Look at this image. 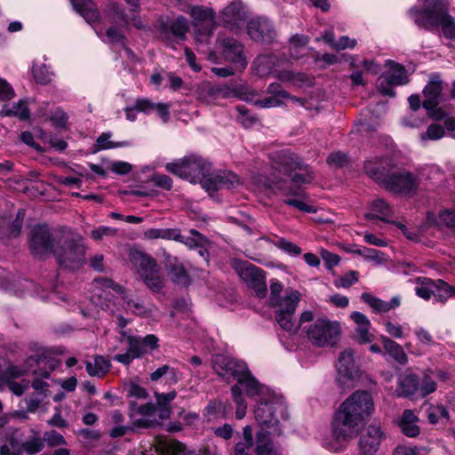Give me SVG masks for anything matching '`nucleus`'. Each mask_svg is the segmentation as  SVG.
Wrapping results in <instances>:
<instances>
[{"label":"nucleus","mask_w":455,"mask_h":455,"mask_svg":"<svg viewBox=\"0 0 455 455\" xmlns=\"http://www.w3.org/2000/svg\"><path fill=\"white\" fill-rule=\"evenodd\" d=\"M43 440L51 447L66 444L63 435L54 430L45 432Z\"/></svg>","instance_id":"338daca9"},{"label":"nucleus","mask_w":455,"mask_h":455,"mask_svg":"<svg viewBox=\"0 0 455 455\" xmlns=\"http://www.w3.org/2000/svg\"><path fill=\"white\" fill-rule=\"evenodd\" d=\"M110 137V132H103L99 136L96 141V145L100 150L128 147L130 145L128 141L113 142L109 140Z\"/></svg>","instance_id":"6e6d98bb"},{"label":"nucleus","mask_w":455,"mask_h":455,"mask_svg":"<svg viewBox=\"0 0 455 455\" xmlns=\"http://www.w3.org/2000/svg\"><path fill=\"white\" fill-rule=\"evenodd\" d=\"M237 382L239 385H234L231 387V393L236 405L235 417L238 419H242L246 415L247 404L242 395L241 386L244 387L248 396H255L262 393L263 386L252 376L249 369Z\"/></svg>","instance_id":"9d476101"},{"label":"nucleus","mask_w":455,"mask_h":455,"mask_svg":"<svg viewBox=\"0 0 455 455\" xmlns=\"http://www.w3.org/2000/svg\"><path fill=\"white\" fill-rule=\"evenodd\" d=\"M189 14L194 20V25L204 26L202 31L196 35L198 40L203 41L204 38H209L216 27L215 12L213 9L204 6H192L189 9Z\"/></svg>","instance_id":"6ab92c4d"},{"label":"nucleus","mask_w":455,"mask_h":455,"mask_svg":"<svg viewBox=\"0 0 455 455\" xmlns=\"http://www.w3.org/2000/svg\"><path fill=\"white\" fill-rule=\"evenodd\" d=\"M212 363L213 371L227 381H237L248 370L245 363L222 355H214Z\"/></svg>","instance_id":"4468645a"},{"label":"nucleus","mask_w":455,"mask_h":455,"mask_svg":"<svg viewBox=\"0 0 455 455\" xmlns=\"http://www.w3.org/2000/svg\"><path fill=\"white\" fill-rule=\"evenodd\" d=\"M135 108L139 112L149 115L152 112H156L158 116L166 123L170 118V104L166 103H155L148 98H138L135 100Z\"/></svg>","instance_id":"bb28decb"},{"label":"nucleus","mask_w":455,"mask_h":455,"mask_svg":"<svg viewBox=\"0 0 455 455\" xmlns=\"http://www.w3.org/2000/svg\"><path fill=\"white\" fill-rule=\"evenodd\" d=\"M374 411L371 395L357 390L349 395L339 407L332 421V432L338 440H347L355 435L356 428Z\"/></svg>","instance_id":"f03ea898"},{"label":"nucleus","mask_w":455,"mask_h":455,"mask_svg":"<svg viewBox=\"0 0 455 455\" xmlns=\"http://www.w3.org/2000/svg\"><path fill=\"white\" fill-rule=\"evenodd\" d=\"M440 224L455 233V201L451 207L441 211L438 214Z\"/></svg>","instance_id":"5fc2aeb1"},{"label":"nucleus","mask_w":455,"mask_h":455,"mask_svg":"<svg viewBox=\"0 0 455 455\" xmlns=\"http://www.w3.org/2000/svg\"><path fill=\"white\" fill-rule=\"evenodd\" d=\"M270 161L274 172L290 178V180L273 181L275 188L283 196H303L300 186L314 180L312 169L297 154L289 149L271 153Z\"/></svg>","instance_id":"f257e3e1"},{"label":"nucleus","mask_w":455,"mask_h":455,"mask_svg":"<svg viewBox=\"0 0 455 455\" xmlns=\"http://www.w3.org/2000/svg\"><path fill=\"white\" fill-rule=\"evenodd\" d=\"M235 96L244 101L252 102L254 105L265 108L278 107L282 103V101L275 96L268 97L262 100L256 99L257 93L247 84H240V86L235 90Z\"/></svg>","instance_id":"393cba45"},{"label":"nucleus","mask_w":455,"mask_h":455,"mask_svg":"<svg viewBox=\"0 0 455 455\" xmlns=\"http://www.w3.org/2000/svg\"><path fill=\"white\" fill-rule=\"evenodd\" d=\"M123 299L125 301V308L127 311L140 316L150 315V310L144 305L142 300L139 299H133L127 296H124Z\"/></svg>","instance_id":"de8ad7c7"},{"label":"nucleus","mask_w":455,"mask_h":455,"mask_svg":"<svg viewBox=\"0 0 455 455\" xmlns=\"http://www.w3.org/2000/svg\"><path fill=\"white\" fill-rule=\"evenodd\" d=\"M307 339L319 347L334 346L339 339L341 327L339 322L321 317L311 323L307 331Z\"/></svg>","instance_id":"6e6552de"},{"label":"nucleus","mask_w":455,"mask_h":455,"mask_svg":"<svg viewBox=\"0 0 455 455\" xmlns=\"http://www.w3.org/2000/svg\"><path fill=\"white\" fill-rule=\"evenodd\" d=\"M431 371H426L423 373L421 383H419V388L421 396L425 397L432 393H434L436 388L437 385L434 379L430 376Z\"/></svg>","instance_id":"4d7b16f0"},{"label":"nucleus","mask_w":455,"mask_h":455,"mask_svg":"<svg viewBox=\"0 0 455 455\" xmlns=\"http://www.w3.org/2000/svg\"><path fill=\"white\" fill-rule=\"evenodd\" d=\"M247 19L246 12L240 1H233L220 13V25L235 33H239Z\"/></svg>","instance_id":"f3484780"},{"label":"nucleus","mask_w":455,"mask_h":455,"mask_svg":"<svg viewBox=\"0 0 455 455\" xmlns=\"http://www.w3.org/2000/svg\"><path fill=\"white\" fill-rule=\"evenodd\" d=\"M389 71L384 74L389 82L395 85H403L408 83V76L404 67L392 60L387 61Z\"/></svg>","instance_id":"58836bf2"},{"label":"nucleus","mask_w":455,"mask_h":455,"mask_svg":"<svg viewBox=\"0 0 455 455\" xmlns=\"http://www.w3.org/2000/svg\"><path fill=\"white\" fill-rule=\"evenodd\" d=\"M130 261L136 267L138 274L144 283L154 292H160L164 287V278L156 261L149 255L132 251L130 253Z\"/></svg>","instance_id":"0eeeda50"},{"label":"nucleus","mask_w":455,"mask_h":455,"mask_svg":"<svg viewBox=\"0 0 455 455\" xmlns=\"http://www.w3.org/2000/svg\"><path fill=\"white\" fill-rule=\"evenodd\" d=\"M26 365L27 366L25 368H22L20 366H15V365H11V366L7 367L4 371V379L6 381H8V380H12V379H17L21 376L28 374L29 372H31L33 371V370L29 369V367H31L32 365H28L27 363H26Z\"/></svg>","instance_id":"052dcab7"},{"label":"nucleus","mask_w":455,"mask_h":455,"mask_svg":"<svg viewBox=\"0 0 455 455\" xmlns=\"http://www.w3.org/2000/svg\"><path fill=\"white\" fill-rule=\"evenodd\" d=\"M419 388V380L414 373H405L398 379V385L395 389V395L398 397H411Z\"/></svg>","instance_id":"c85d7f7f"},{"label":"nucleus","mask_w":455,"mask_h":455,"mask_svg":"<svg viewBox=\"0 0 455 455\" xmlns=\"http://www.w3.org/2000/svg\"><path fill=\"white\" fill-rule=\"evenodd\" d=\"M33 75L36 83L41 84H47L52 80V74L49 72L45 65L34 68Z\"/></svg>","instance_id":"774afa93"},{"label":"nucleus","mask_w":455,"mask_h":455,"mask_svg":"<svg viewBox=\"0 0 455 455\" xmlns=\"http://www.w3.org/2000/svg\"><path fill=\"white\" fill-rule=\"evenodd\" d=\"M279 62V58L274 54H261L253 61V67L259 76H265L275 72Z\"/></svg>","instance_id":"473e14b6"},{"label":"nucleus","mask_w":455,"mask_h":455,"mask_svg":"<svg viewBox=\"0 0 455 455\" xmlns=\"http://www.w3.org/2000/svg\"><path fill=\"white\" fill-rule=\"evenodd\" d=\"M0 115L2 116H15L20 120H27L29 118L30 113L28 108L27 102L20 100L12 106H10L9 104L4 105L3 108L0 110Z\"/></svg>","instance_id":"a19ab883"},{"label":"nucleus","mask_w":455,"mask_h":455,"mask_svg":"<svg viewBox=\"0 0 455 455\" xmlns=\"http://www.w3.org/2000/svg\"><path fill=\"white\" fill-rule=\"evenodd\" d=\"M282 291V283L277 280H271L269 303L272 307L281 306L283 299L280 297Z\"/></svg>","instance_id":"680f3d73"},{"label":"nucleus","mask_w":455,"mask_h":455,"mask_svg":"<svg viewBox=\"0 0 455 455\" xmlns=\"http://www.w3.org/2000/svg\"><path fill=\"white\" fill-rule=\"evenodd\" d=\"M84 20L92 24L100 20V11L91 0H71Z\"/></svg>","instance_id":"c9c22d12"},{"label":"nucleus","mask_w":455,"mask_h":455,"mask_svg":"<svg viewBox=\"0 0 455 455\" xmlns=\"http://www.w3.org/2000/svg\"><path fill=\"white\" fill-rule=\"evenodd\" d=\"M189 233L192 235V236H185L180 233V237L176 239V242L185 244L189 249L201 247L203 242L204 241V236L196 229H190Z\"/></svg>","instance_id":"603ef678"},{"label":"nucleus","mask_w":455,"mask_h":455,"mask_svg":"<svg viewBox=\"0 0 455 455\" xmlns=\"http://www.w3.org/2000/svg\"><path fill=\"white\" fill-rule=\"evenodd\" d=\"M361 299L377 313L388 312L387 301H384L368 292H363Z\"/></svg>","instance_id":"864d4df0"},{"label":"nucleus","mask_w":455,"mask_h":455,"mask_svg":"<svg viewBox=\"0 0 455 455\" xmlns=\"http://www.w3.org/2000/svg\"><path fill=\"white\" fill-rule=\"evenodd\" d=\"M338 381L341 385H348L359 378V370L355 363L354 352L347 349L340 353L337 364Z\"/></svg>","instance_id":"5701e85b"},{"label":"nucleus","mask_w":455,"mask_h":455,"mask_svg":"<svg viewBox=\"0 0 455 455\" xmlns=\"http://www.w3.org/2000/svg\"><path fill=\"white\" fill-rule=\"evenodd\" d=\"M29 249L36 258L53 253L52 235L46 225H36L30 231Z\"/></svg>","instance_id":"2eb2a0df"},{"label":"nucleus","mask_w":455,"mask_h":455,"mask_svg":"<svg viewBox=\"0 0 455 455\" xmlns=\"http://www.w3.org/2000/svg\"><path fill=\"white\" fill-rule=\"evenodd\" d=\"M384 433L378 424L368 426L359 439V449L363 455H374L379 450Z\"/></svg>","instance_id":"b1692460"},{"label":"nucleus","mask_w":455,"mask_h":455,"mask_svg":"<svg viewBox=\"0 0 455 455\" xmlns=\"http://www.w3.org/2000/svg\"><path fill=\"white\" fill-rule=\"evenodd\" d=\"M97 35L101 40L108 44H124L125 36L122 29L115 26L109 27L105 33L100 30H96Z\"/></svg>","instance_id":"79ce46f5"},{"label":"nucleus","mask_w":455,"mask_h":455,"mask_svg":"<svg viewBox=\"0 0 455 455\" xmlns=\"http://www.w3.org/2000/svg\"><path fill=\"white\" fill-rule=\"evenodd\" d=\"M105 15L115 24L120 26H128L129 19L124 13V10L120 4L108 2L104 10Z\"/></svg>","instance_id":"4c0bfd02"},{"label":"nucleus","mask_w":455,"mask_h":455,"mask_svg":"<svg viewBox=\"0 0 455 455\" xmlns=\"http://www.w3.org/2000/svg\"><path fill=\"white\" fill-rule=\"evenodd\" d=\"M219 42L225 60L235 64L240 69L245 68L248 62L243 44L233 37H220Z\"/></svg>","instance_id":"4be33fe9"},{"label":"nucleus","mask_w":455,"mask_h":455,"mask_svg":"<svg viewBox=\"0 0 455 455\" xmlns=\"http://www.w3.org/2000/svg\"><path fill=\"white\" fill-rule=\"evenodd\" d=\"M211 164L201 156L191 154L165 165L167 172L196 183L211 174Z\"/></svg>","instance_id":"39448f33"},{"label":"nucleus","mask_w":455,"mask_h":455,"mask_svg":"<svg viewBox=\"0 0 455 455\" xmlns=\"http://www.w3.org/2000/svg\"><path fill=\"white\" fill-rule=\"evenodd\" d=\"M434 283L433 296L442 303L445 302L455 292V287L450 286L443 280H435Z\"/></svg>","instance_id":"c03bdc74"},{"label":"nucleus","mask_w":455,"mask_h":455,"mask_svg":"<svg viewBox=\"0 0 455 455\" xmlns=\"http://www.w3.org/2000/svg\"><path fill=\"white\" fill-rule=\"evenodd\" d=\"M169 275L173 283L187 285L189 283V276L184 267L180 263L172 264Z\"/></svg>","instance_id":"09e8293b"},{"label":"nucleus","mask_w":455,"mask_h":455,"mask_svg":"<svg viewBox=\"0 0 455 455\" xmlns=\"http://www.w3.org/2000/svg\"><path fill=\"white\" fill-rule=\"evenodd\" d=\"M53 255L58 263L71 270L80 268L84 262L85 246L79 235H67L59 242Z\"/></svg>","instance_id":"423d86ee"},{"label":"nucleus","mask_w":455,"mask_h":455,"mask_svg":"<svg viewBox=\"0 0 455 455\" xmlns=\"http://www.w3.org/2000/svg\"><path fill=\"white\" fill-rule=\"evenodd\" d=\"M275 76L282 82L294 83L304 81V75L302 73H294L288 69L275 70Z\"/></svg>","instance_id":"e2e57ef3"},{"label":"nucleus","mask_w":455,"mask_h":455,"mask_svg":"<svg viewBox=\"0 0 455 455\" xmlns=\"http://www.w3.org/2000/svg\"><path fill=\"white\" fill-rule=\"evenodd\" d=\"M385 351L399 364L405 365L408 356L403 347L387 336H380Z\"/></svg>","instance_id":"f704fd0d"},{"label":"nucleus","mask_w":455,"mask_h":455,"mask_svg":"<svg viewBox=\"0 0 455 455\" xmlns=\"http://www.w3.org/2000/svg\"><path fill=\"white\" fill-rule=\"evenodd\" d=\"M424 101L423 108L427 110L429 117L435 120H442L444 117V111L437 108L443 99V81L438 74H433L423 89Z\"/></svg>","instance_id":"9b49d317"},{"label":"nucleus","mask_w":455,"mask_h":455,"mask_svg":"<svg viewBox=\"0 0 455 455\" xmlns=\"http://www.w3.org/2000/svg\"><path fill=\"white\" fill-rule=\"evenodd\" d=\"M364 169L366 174L380 185V181L375 178L372 172H378L387 180L395 169V165L387 157H373L365 162Z\"/></svg>","instance_id":"a878e982"},{"label":"nucleus","mask_w":455,"mask_h":455,"mask_svg":"<svg viewBox=\"0 0 455 455\" xmlns=\"http://www.w3.org/2000/svg\"><path fill=\"white\" fill-rule=\"evenodd\" d=\"M176 396L177 392L175 390L168 393L155 392L156 404H154V406L159 419H167L170 418L172 412L171 403Z\"/></svg>","instance_id":"2f4dec72"},{"label":"nucleus","mask_w":455,"mask_h":455,"mask_svg":"<svg viewBox=\"0 0 455 455\" xmlns=\"http://www.w3.org/2000/svg\"><path fill=\"white\" fill-rule=\"evenodd\" d=\"M353 247L354 249L350 251L351 252L361 255L366 259L373 260L377 263H381L384 260V253L378 250L368 247H360L357 245H354Z\"/></svg>","instance_id":"3c124183"},{"label":"nucleus","mask_w":455,"mask_h":455,"mask_svg":"<svg viewBox=\"0 0 455 455\" xmlns=\"http://www.w3.org/2000/svg\"><path fill=\"white\" fill-rule=\"evenodd\" d=\"M358 275L359 274L357 271L351 270L341 276L339 280L335 281V286L338 288H348L358 281Z\"/></svg>","instance_id":"69168bd1"},{"label":"nucleus","mask_w":455,"mask_h":455,"mask_svg":"<svg viewBox=\"0 0 455 455\" xmlns=\"http://www.w3.org/2000/svg\"><path fill=\"white\" fill-rule=\"evenodd\" d=\"M273 244L291 256H298L302 252V250L299 245L286 240L285 238H280L277 241L273 242Z\"/></svg>","instance_id":"bf43d9fd"},{"label":"nucleus","mask_w":455,"mask_h":455,"mask_svg":"<svg viewBox=\"0 0 455 455\" xmlns=\"http://www.w3.org/2000/svg\"><path fill=\"white\" fill-rule=\"evenodd\" d=\"M419 420L418 416L412 410L406 409L398 419L397 425L404 435L414 438L420 433V427L418 425Z\"/></svg>","instance_id":"cd10ccee"},{"label":"nucleus","mask_w":455,"mask_h":455,"mask_svg":"<svg viewBox=\"0 0 455 455\" xmlns=\"http://www.w3.org/2000/svg\"><path fill=\"white\" fill-rule=\"evenodd\" d=\"M216 188L232 189L239 184L238 177L232 172H223L216 176Z\"/></svg>","instance_id":"8fccbe9b"},{"label":"nucleus","mask_w":455,"mask_h":455,"mask_svg":"<svg viewBox=\"0 0 455 455\" xmlns=\"http://www.w3.org/2000/svg\"><path fill=\"white\" fill-rule=\"evenodd\" d=\"M235 268L240 278L253 289L257 297H266L267 289L264 270L247 261L236 262Z\"/></svg>","instance_id":"f8f14e48"},{"label":"nucleus","mask_w":455,"mask_h":455,"mask_svg":"<svg viewBox=\"0 0 455 455\" xmlns=\"http://www.w3.org/2000/svg\"><path fill=\"white\" fill-rule=\"evenodd\" d=\"M130 418L132 427L137 428H149L160 425L159 419L156 418V408L151 403L140 406L133 405L131 409Z\"/></svg>","instance_id":"412c9836"},{"label":"nucleus","mask_w":455,"mask_h":455,"mask_svg":"<svg viewBox=\"0 0 455 455\" xmlns=\"http://www.w3.org/2000/svg\"><path fill=\"white\" fill-rule=\"evenodd\" d=\"M423 9L411 8L409 11L414 22L420 28L430 29L442 26L443 35L455 41V21L448 14L446 0H422Z\"/></svg>","instance_id":"7ed1b4c3"},{"label":"nucleus","mask_w":455,"mask_h":455,"mask_svg":"<svg viewBox=\"0 0 455 455\" xmlns=\"http://www.w3.org/2000/svg\"><path fill=\"white\" fill-rule=\"evenodd\" d=\"M110 361L102 355H96L93 362H86V371L92 377H104L110 370Z\"/></svg>","instance_id":"e433bc0d"},{"label":"nucleus","mask_w":455,"mask_h":455,"mask_svg":"<svg viewBox=\"0 0 455 455\" xmlns=\"http://www.w3.org/2000/svg\"><path fill=\"white\" fill-rule=\"evenodd\" d=\"M246 28L251 39L257 43L271 44L276 42L277 31L273 22L266 17L251 19Z\"/></svg>","instance_id":"dca6fc26"},{"label":"nucleus","mask_w":455,"mask_h":455,"mask_svg":"<svg viewBox=\"0 0 455 455\" xmlns=\"http://www.w3.org/2000/svg\"><path fill=\"white\" fill-rule=\"evenodd\" d=\"M372 174L380 181V185L385 189L395 194L414 193L419 187L418 179L407 171L395 168L387 180L378 172H372Z\"/></svg>","instance_id":"1a4fd4ad"},{"label":"nucleus","mask_w":455,"mask_h":455,"mask_svg":"<svg viewBox=\"0 0 455 455\" xmlns=\"http://www.w3.org/2000/svg\"><path fill=\"white\" fill-rule=\"evenodd\" d=\"M239 86L214 85L210 82H203L197 85L196 94L197 100L203 103L215 104L220 99L235 96V90Z\"/></svg>","instance_id":"a211bd4d"},{"label":"nucleus","mask_w":455,"mask_h":455,"mask_svg":"<svg viewBox=\"0 0 455 455\" xmlns=\"http://www.w3.org/2000/svg\"><path fill=\"white\" fill-rule=\"evenodd\" d=\"M254 415L256 420L261 426V430H267L275 435H281L278 427L279 419L283 420L289 419L287 406L280 397H273L267 401L259 402L254 410Z\"/></svg>","instance_id":"20e7f679"},{"label":"nucleus","mask_w":455,"mask_h":455,"mask_svg":"<svg viewBox=\"0 0 455 455\" xmlns=\"http://www.w3.org/2000/svg\"><path fill=\"white\" fill-rule=\"evenodd\" d=\"M270 431L260 430L255 443L256 455H282L280 448L270 438Z\"/></svg>","instance_id":"c756f323"},{"label":"nucleus","mask_w":455,"mask_h":455,"mask_svg":"<svg viewBox=\"0 0 455 455\" xmlns=\"http://www.w3.org/2000/svg\"><path fill=\"white\" fill-rule=\"evenodd\" d=\"M119 340L128 345L126 352L116 355L113 359L124 365H130L134 359L142 357L146 353L140 337L129 334L126 331H119Z\"/></svg>","instance_id":"aec40b11"},{"label":"nucleus","mask_w":455,"mask_h":455,"mask_svg":"<svg viewBox=\"0 0 455 455\" xmlns=\"http://www.w3.org/2000/svg\"><path fill=\"white\" fill-rule=\"evenodd\" d=\"M28 365L36 364L37 368L33 370L31 373L33 375L40 376L44 379H48L51 372L53 371L59 365L60 362L51 357H28L27 360Z\"/></svg>","instance_id":"7c9ffc66"},{"label":"nucleus","mask_w":455,"mask_h":455,"mask_svg":"<svg viewBox=\"0 0 455 455\" xmlns=\"http://www.w3.org/2000/svg\"><path fill=\"white\" fill-rule=\"evenodd\" d=\"M371 212L365 214L367 220H380L384 222H391L388 217L392 216L390 205L383 199L378 198L370 204Z\"/></svg>","instance_id":"72a5a7b5"},{"label":"nucleus","mask_w":455,"mask_h":455,"mask_svg":"<svg viewBox=\"0 0 455 455\" xmlns=\"http://www.w3.org/2000/svg\"><path fill=\"white\" fill-rule=\"evenodd\" d=\"M445 134L444 128L437 124H431L425 132L420 134V140L422 141H426L427 140H437L442 139Z\"/></svg>","instance_id":"13d9d810"},{"label":"nucleus","mask_w":455,"mask_h":455,"mask_svg":"<svg viewBox=\"0 0 455 455\" xmlns=\"http://www.w3.org/2000/svg\"><path fill=\"white\" fill-rule=\"evenodd\" d=\"M144 238L148 240L164 239L173 240L180 237V228H149L144 232Z\"/></svg>","instance_id":"ea45409f"},{"label":"nucleus","mask_w":455,"mask_h":455,"mask_svg":"<svg viewBox=\"0 0 455 455\" xmlns=\"http://www.w3.org/2000/svg\"><path fill=\"white\" fill-rule=\"evenodd\" d=\"M168 30L178 39L184 40L188 31V20L182 16L178 17L169 23Z\"/></svg>","instance_id":"a18cd8bd"},{"label":"nucleus","mask_w":455,"mask_h":455,"mask_svg":"<svg viewBox=\"0 0 455 455\" xmlns=\"http://www.w3.org/2000/svg\"><path fill=\"white\" fill-rule=\"evenodd\" d=\"M44 448V440L39 435H33L21 443V449L27 455H36Z\"/></svg>","instance_id":"49530a36"},{"label":"nucleus","mask_w":455,"mask_h":455,"mask_svg":"<svg viewBox=\"0 0 455 455\" xmlns=\"http://www.w3.org/2000/svg\"><path fill=\"white\" fill-rule=\"evenodd\" d=\"M394 85L395 84H391V82H389V79H387V77L385 76L384 75L379 76L377 80L378 91L381 94L386 95V96L395 97V92L392 88V86H394Z\"/></svg>","instance_id":"0e129e2a"},{"label":"nucleus","mask_w":455,"mask_h":455,"mask_svg":"<svg viewBox=\"0 0 455 455\" xmlns=\"http://www.w3.org/2000/svg\"><path fill=\"white\" fill-rule=\"evenodd\" d=\"M300 300V293L294 290L286 294L281 306L275 311V320L279 326L285 331L295 333L298 327L295 326L294 314Z\"/></svg>","instance_id":"ddd939ff"},{"label":"nucleus","mask_w":455,"mask_h":455,"mask_svg":"<svg viewBox=\"0 0 455 455\" xmlns=\"http://www.w3.org/2000/svg\"><path fill=\"white\" fill-rule=\"evenodd\" d=\"M435 280L427 277H418L415 281V293L421 299H429L433 296Z\"/></svg>","instance_id":"37998d69"}]
</instances>
